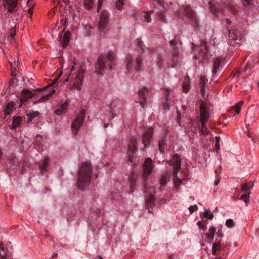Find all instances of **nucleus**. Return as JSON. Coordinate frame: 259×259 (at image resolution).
Masks as SVG:
<instances>
[{"instance_id":"43","label":"nucleus","mask_w":259,"mask_h":259,"mask_svg":"<svg viewBox=\"0 0 259 259\" xmlns=\"http://www.w3.org/2000/svg\"><path fill=\"white\" fill-rule=\"evenodd\" d=\"M167 179V174L164 175L161 177L160 180V189L162 187L164 186L166 184Z\"/></svg>"},{"instance_id":"52","label":"nucleus","mask_w":259,"mask_h":259,"mask_svg":"<svg viewBox=\"0 0 259 259\" xmlns=\"http://www.w3.org/2000/svg\"><path fill=\"white\" fill-rule=\"evenodd\" d=\"M103 0H98V6H97V10L99 11L100 8L102 6Z\"/></svg>"},{"instance_id":"14","label":"nucleus","mask_w":259,"mask_h":259,"mask_svg":"<svg viewBox=\"0 0 259 259\" xmlns=\"http://www.w3.org/2000/svg\"><path fill=\"white\" fill-rule=\"evenodd\" d=\"M95 68L97 71L101 74V71H104L105 68L104 57L100 55L98 57L97 61L95 63Z\"/></svg>"},{"instance_id":"64","label":"nucleus","mask_w":259,"mask_h":259,"mask_svg":"<svg viewBox=\"0 0 259 259\" xmlns=\"http://www.w3.org/2000/svg\"><path fill=\"white\" fill-rule=\"evenodd\" d=\"M215 148L217 150H219L220 149V144L219 143H215Z\"/></svg>"},{"instance_id":"10","label":"nucleus","mask_w":259,"mask_h":259,"mask_svg":"<svg viewBox=\"0 0 259 259\" xmlns=\"http://www.w3.org/2000/svg\"><path fill=\"white\" fill-rule=\"evenodd\" d=\"M108 12L106 11L102 12L100 14L98 29L100 32H105L108 30Z\"/></svg>"},{"instance_id":"42","label":"nucleus","mask_w":259,"mask_h":259,"mask_svg":"<svg viewBox=\"0 0 259 259\" xmlns=\"http://www.w3.org/2000/svg\"><path fill=\"white\" fill-rule=\"evenodd\" d=\"M115 112V110H112L110 108V111L107 114V117L109 120H111L115 117L116 114Z\"/></svg>"},{"instance_id":"51","label":"nucleus","mask_w":259,"mask_h":259,"mask_svg":"<svg viewBox=\"0 0 259 259\" xmlns=\"http://www.w3.org/2000/svg\"><path fill=\"white\" fill-rule=\"evenodd\" d=\"M197 224L200 229L204 230L206 228V226L204 224H203L202 222L198 221Z\"/></svg>"},{"instance_id":"9","label":"nucleus","mask_w":259,"mask_h":259,"mask_svg":"<svg viewBox=\"0 0 259 259\" xmlns=\"http://www.w3.org/2000/svg\"><path fill=\"white\" fill-rule=\"evenodd\" d=\"M180 13L189 19L192 25L196 28L198 25V20L193 11L190 7L183 6L180 9Z\"/></svg>"},{"instance_id":"28","label":"nucleus","mask_w":259,"mask_h":259,"mask_svg":"<svg viewBox=\"0 0 259 259\" xmlns=\"http://www.w3.org/2000/svg\"><path fill=\"white\" fill-rule=\"evenodd\" d=\"M69 32L68 31L65 32L61 40L63 48L66 47L68 45V44L69 41Z\"/></svg>"},{"instance_id":"12","label":"nucleus","mask_w":259,"mask_h":259,"mask_svg":"<svg viewBox=\"0 0 259 259\" xmlns=\"http://www.w3.org/2000/svg\"><path fill=\"white\" fill-rule=\"evenodd\" d=\"M135 62H133V60L130 57L127 59L126 69L128 71L131 70L133 67H134L136 71H139L140 70L142 64V59L140 56H138L136 59V66L135 65Z\"/></svg>"},{"instance_id":"19","label":"nucleus","mask_w":259,"mask_h":259,"mask_svg":"<svg viewBox=\"0 0 259 259\" xmlns=\"http://www.w3.org/2000/svg\"><path fill=\"white\" fill-rule=\"evenodd\" d=\"M155 201V197L154 195L151 194L149 195L148 198L146 199V203L147 209L148 210L149 212H151L150 209L152 208V207L154 206Z\"/></svg>"},{"instance_id":"54","label":"nucleus","mask_w":259,"mask_h":259,"mask_svg":"<svg viewBox=\"0 0 259 259\" xmlns=\"http://www.w3.org/2000/svg\"><path fill=\"white\" fill-rule=\"evenodd\" d=\"M180 119H181V114L178 111V116H177V122L179 124V125H181V123L180 122Z\"/></svg>"},{"instance_id":"23","label":"nucleus","mask_w":259,"mask_h":259,"mask_svg":"<svg viewBox=\"0 0 259 259\" xmlns=\"http://www.w3.org/2000/svg\"><path fill=\"white\" fill-rule=\"evenodd\" d=\"M190 78L189 76H187L184 78L183 84H182V88H183V91L187 93L188 92L190 89Z\"/></svg>"},{"instance_id":"60","label":"nucleus","mask_w":259,"mask_h":259,"mask_svg":"<svg viewBox=\"0 0 259 259\" xmlns=\"http://www.w3.org/2000/svg\"><path fill=\"white\" fill-rule=\"evenodd\" d=\"M163 107L165 110L169 109V106L168 105H167L166 103L163 105Z\"/></svg>"},{"instance_id":"31","label":"nucleus","mask_w":259,"mask_h":259,"mask_svg":"<svg viewBox=\"0 0 259 259\" xmlns=\"http://www.w3.org/2000/svg\"><path fill=\"white\" fill-rule=\"evenodd\" d=\"M166 138L163 137L159 141L158 144L159 150L161 153H163L165 147L166 146Z\"/></svg>"},{"instance_id":"47","label":"nucleus","mask_w":259,"mask_h":259,"mask_svg":"<svg viewBox=\"0 0 259 259\" xmlns=\"http://www.w3.org/2000/svg\"><path fill=\"white\" fill-rule=\"evenodd\" d=\"M123 2H124V0H117L116 1V8L119 10H120L122 9V6L123 5Z\"/></svg>"},{"instance_id":"40","label":"nucleus","mask_w":259,"mask_h":259,"mask_svg":"<svg viewBox=\"0 0 259 259\" xmlns=\"http://www.w3.org/2000/svg\"><path fill=\"white\" fill-rule=\"evenodd\" d=\"M209 8L213 15L215 16H218L219 15V10L215 6L213 5L211 3H209Z\"/></svg>"},{"instance_id":"24","label":"nucleus","mask_w":259,"mask_h":259,"mask_svg":"<svg viewBox=\"0 0 259 259\" xmlns=\"http://www.w3.org/2000/svg\"><path fill=\"white\" fill-rule=\"evenodd\" d=\"M207 80H208L206 78L205 76H201L200 77L199 83L200 86V92L204 98L205 93V85Z\"/></svg>"},{"instance_id":"4","label":"nucleus","mask_w":259,"mask_h":259,"mask_svg":"<svg viewBox=\"0 0 259 259\" xmlns=\"http://www.w3.org/2000/svg\"><path fill=\"white\" fill-rule=\"evenodd\" d=\"M163 164H169L173 166L174 175V186L176 188H178L183 181V179L177 178V174L181 168V161L178 154L174 155L172 159L170 160H163Z\"/></svg>"},{"instance_id":"11","label":"nucleus","mask_w":259,"mask_h":259,"mask_svg":"<svg viewBox=\"0 0 259 259\" xmlns=\"http://www.w3.org/2000/svg\"><path fill=\"white\" fill-rule=\"evenodd\" d=\"M150 90L146 88H143L138 92V99L136 101V103H139L142 107L144 108L146 104V98L149 95Z\"/></svg>"},{"instance_id":"7","label":"nucleus","mask_w":259,"mask_h":259,"mask_svg":"<svg viewBox=\"0 0 259 259\" xmlns=\"http://www.w3.org/2000/svg\"><path fill=\"white\" fill-rule=\"evenodd\" d=\"M153 169L152 161L151 158H147L146 159L143 165V174L142 179L143 181V185L144 187V192H147V180L152 172Z\"/></svg>"},{"instance_id":"2","label":"nucleus","mask_w":259,"mask_h":259,"mask_svg":"<svg viewBox=\"0 0 259 259\" xmlns=\"http://www.w3.org/2000/svg\"><path fill=\"white\" fill-rule=\"evenodd\" d=\"M153 9L148 12H144L145 21L149 23L151 21V14L155 13L156 19L162 22L166 21V9L164 6V2L162 0H152Z\"/></svg>"},{"instance_id":"16","label":"nucleus","mask_w":259,"mask_h":259,"mask_svg":"<svg viewBox=\"0 0 259 259\" xmlns=\"http://www.w3.org/2000/svg\"><path fill=\"white\" fill-rule=\"evenodd\" d=\"M18 0H4V5L8 7V10L9 13H12L17 5Z\"/></svg>"},{"instance_id":"1","label":"nucleus","mask_w":259,"mask_h":259,"mask_svg":"<svg viewBox=\"0 0 259 259\" xmlns=\"http://www.w3.org/2000/svg\"><path fill=\"white\" fill-rule=\"evenodd\" d=\"M50 88V86H47L46 88L43 89H37L33 90V92H31L28 90L23 89L21 92L20 100L21 103L22 104L26 102L29 99L33 97H36L38 98L37 100L33 101L34 104L37 103H42L47 100L51 96V95L55 92V91L48 93H45V92L47 91L48 89Z\"/></svg>"},{"instance_id":"41","label":"nucleus","mask_w":259,"mask_h":259,"mask_svg":"<svg viewBox=\"0 0 259 259\" xmlns=\"http://www.w3.org/2000/svg\"><path fill=\"white\" fill-rule=\"evenodd\" d=\"M215 231L216 229L214 227H211L209 230V233L208 235H207V238L211 239H213L214 235L215 234Z\"/></svg>"},{"instance_id":"13","label":"nucleus","mask_w":259,"mask_h":259,"mask_svg":"<svg viewBox=\"0 0 259 259\" xmlns=\"http://www.w3.org/2000/svg\"><path fill=\"white\" fill-rule=\"evenodd\" d=\"M137 140L135 137H132L128 145V158L130 161L133 157L132 154L135 153L137 150Z\"/></svg>"},{"instance_id":"53","label":"nucleus","mask_w":259,"mask_h":259,"mask_svg":"<svg viewBox=\"0 0 259 259\" xmlns=\"http://www.w3.org/2000/svg\"><path fill=\"white\" fill-rule=\"evenodd\" d=\"M200 47L201 48V50L203 49L204 50V51H205V52H204V53L207 52V47L205 43L202 44Z\"/></svg>"},{"instance_id":"50","label":"nucleus","mask_w":259,"mask_h":259,"mask_svg":"<svg viewBox=\"0 0 259 259\" xmlns=\"http://www.w3.org/2000/svg\"><path fill=\"white\" fill-rule=\"evenodd\" d=\"M197 206L196 205L190 206L189 207V210L191 212L195 211L197 210Z\"/></svg>"},{"instance_id":"30","label":"nucleus","mask_w":259,"mask_h":259,"mask_svg":"<svg viewBox=\"0 0 259 259\" xmlns=\"http://www.w3.org/2000/svg\"><path fill=\"white\" fill-rule=\"evenodd\" d=\"M27 5L29 7L28 9L27 16L31 18L33 14V7L34 4L33 3V0H28Z\"/></svg>"},{"instance_id":"6","label":"nucleus","mask_w":259,"mask_h":259,"mask_svg":"<svg viewBox=\"0 0 259 259\" xmlns=\"http://www.w3.org/2000/svg\"><path fill=\"white\" fill-rule=\"evenodd\" d=\"M200 121L201 124V132L203 134H206L207 127L206 123L210 117L209 108L208 105L204 102L202 101L200 104Z\"/></svg>"},{"instance_id":"8","label":"nucleus","mask_w":259,"mask_h":259,"mask_svg":"<svg viewBox=\"0 0 259 259\" xmlns=\"http://www.w3.org/2000/svg\"><path fill=\"white\" fill-rule=\"evenodd\" d=\"M85 116V110L81 109L71 124L72 132L74 135H77L78 129L83 124Z\"/></svg>"},{"instance_id":"49","label":"nucleus","mask_w":259,"mask_h":259,"mask_svg":"<svg viewBox=\"0 0 259 259\" xmlns=\"http://www.w3.org/2000/svg\"><path fill=\"white\" fill-rule=\"evenodd\" d=\"M169 44L171 46H177L181 45L180 41L177 40H171L169 41Z\"/></svg>"},{"instance_id":"36","label":"nucleus","mask_w":259,"mask_h":259,"mask_svg":"<svg viewBox=\"0 0 259 259\" xmlns=\"http://www.w3.org/2000/svg\"><path fill=\"white\" fill-rule=\"evenodd\" d=\"M95 0H82L84 6L88 9L92 8L95 3Z\"/></svg>"},{"instance_id":"26","label":"nucleus","mask_w":259,"mask_h":259,"mask_svg":"<svg viewBox=\"0 0 259 259\" xmlns=\"http://www.w3.org/2000/svg\"><path fill=\"white\" fill-rule=\"evenodd\" d=\"M136 45L138 49V50L141 53H144L145 52V50L146 48L145 47V45L143 41L141 38H138L135 41Z\"/></svg>"},{"instance_id":"21","label":"nucleus","mask_w":259,"mask_h":259,"mask_svg":"<svg viewBox=\"0 0 259 259\" xmlns=\"http://www.w3.org/2000/svg\"><path fill=\"white\" fill-rule=\"evenodd\" d=\"M170 60L171 62V67L172 68L176 67L180 61L179 53L177 51L174 50L173 51Z\"/></svg>"},{"instance_id":"17","label":"nucleus","mask_w":259,"mask_h":259,"mask_svg":"<svg viewBox=\"0 0 259 259\" xmlns=\"http://www.w3.org/2000/svg\"><path fill=\"white\" fill-rule=\"evenodd\" d=\"M153 135V128L152 127L149 128L143 135V143L145 146L148 145L152 138Z\"/></svg>"},{"instance_id":"61","label":"nucleus","mask_w":259,"mask_h":259,"mask_svg":"<svg viewBox=\"0 0 259 259\" xmlns=\"http://www.w3.org/2000/svg\"><path fill=\"white\" fill-rule=\"evenodd\" d=\"M10 63L11 64V67H14V69H15L16 68L15 67V65H16V62L15 61H14L13 63H12V62H10Z\"/></svg>"},{"instance_id":"37","label":"nucleus","mask_w":259,"mask_h":259,"mask_svg":"<svg viewBox=\"0 0 259 259\" xmlns=\"http://www.w3.org/2000/svg\"><path fill=\"white\" fill-rule=\"evenodd\" d=\"M258 60L257 59H253L248 61L246 65L245 70L251 69L253 67L255 64L258 63Z\"/></svg>"},{"instance_id":"39","label":"nucleus","mask_w":259,"mask_h":259,"mask_svg":"<svg viewBox=\"0 0 259 259\" xmlns=\"http://www.w3.org/2000/svg\"><path fill=\"white\" fill-rule=\"evenodd\" d=\"M250 192H248L247 193L244 194L241 196L240 199L243 201L246 205L249 201V198L250 196Z\"/></svg>"},{"instance_id":"55","label":"nucleus","mask_w":259,"mask_h":259,"mask_svg":"<svg viewBox=\"0 0 259 259\" xmlns=\"http://www.w3.org/2000/svg\"><path fill=\"white\" fill-rule=\"evenodd\" d=\"M155 189L154 187H150L149 195H150L151 194L154 195V194L155 193Z\"/></svg>"},{"instance_id":"32","label":"nucleus","mask_w":259,"mask_h":259,"mask_svg":"<svg viewBox=\"0 0 259 259\" xmlns=\"http://www.w3.org/2000/svg\"><path fill=\"white\" fill-rule=\"evenodd\" d=\"M137 180V176L133 175L129 178L130 186L131 189V193H133L134 191L135 183Z\"/></svg>"},{"instance_id":"35","label":"nucleus","mask_w":259,"mask_h":259,"mask_svg":"<svg viewBox=\"0 0 259 259\" xmlns=\"http://www.w3.org/2000/svg\"><path fill=\"white\" fill-rule=\"evenodd\" d=\"M221 64V60L219 58H217L214 62L213 65V68L212 72L213 74H215L217 72V70L219 68Z\"/></svg>"},{"instance_id":"33","label":"nucleus","mask_w":259,"mask_h":259,"mask_svg":"<svg viewBox=\"0 0 259 259\" xmlns=\"http://www.w3.org/2000/svg\"><path fill=\"white\" fill-rule=\"evenodd\" d=\"M221 249V245L220 242H215L212 244V254L213 255H218V252Z\"/></svg>"},{"instance_id":"5","label":"nucleus","mask_w":259,"mask_h":259,"mask_svg":"<svg viewBox=\"0 0 259 259\" xmlns=\"http://www.w3.org/2000/svg\"><path fill=\"white\" fill-rule=\"evenodd\" d=\"M84 72V70L80 68L75 74L71 75V80L69 87L70 90H74L79 91L81 90Z\"/></svg>"},{"instance_id":"27","label":"nucleus","mask_w":259,"mask_h":259,"mask_svg":"<svg viewBox=\"0 0 259 259\" xmlns=\"http://www.w3.org/2000/svg\"><path fill=\"white\" fill-rule=\"evenodd\" d=\"M8 250L5 248L3 243L0 242V258L6 259L8 256Z\"/></svg>"},{"instance_id":"25","label":"nucleus","mask_w":259,"mask_h":259,"mask_svg":"<svg viewBox=\"0 0 259 259\" xmlns=\"http://www.w3.org/2000/svg\"><path fill=\"white\" fill-rule=\"evenodd\" d=\"M15 106V103L13 101L10 102L8 103L6 107L4 110L5 118L8 115H10L13 111Z\"/></svg>"},{"instance_id":"15","label":"nucleus","mask_w":259,"mask_h":259,"mask_svg":"<svg viewBox=\"0 0 259 259\" xmlns=\"http://www.w3.org/2000/svg\"><path fill=\"white\" fill-rule=\"evenodd\" d=\"M110 108L116 112L123 109V105L121 101L117 99H115L112 101L110 105Z\"/></svg>"},{"instance_id":"3","label":"nucleus","mask_w":259,"mask_h":259,"mask_svg":"<svg viewBox=\"0 0 259 259\" xmlns=\"http://www.w3.org/2000/svg\"><path fill=\"white\" fill-rule=\"evenodd\" d=\"M92 175V167L90 162L85 161L81 164L78 171L77 186L80 189H83L84 186L90 183Z\"/></svg>"},{"instance_id":"59","label":"nucleus","mask_w":259,"mask_h":259,"mask_svg":"<svg viewBox=\"0 0 259 259\" xmlns=\"http://www.w3.org/2000/svg\"><path fill=\"white\" fill-rule=\"evenodd\" d=\"M220 179L219 178H218L214 181V185L217 186L220 182Z\"/></svg>"},{"instance_id":"44","label":"nucleus","mask_w":259,"mask_h":259,"mask_svg":"<svg viewBox=\"0 0 259 259\" xmlns=\"http://www.w3.org/2000/svg\"><path fill=\"white\" fill-rule=\"evenodd\" d=\"M254 186V184L252 181H249L243 185H242V190L244 191L245 189V187L246 186L248 187V188L250 190L252 188H253Z\"/></svg>"},{"instance_id":"56","label":"nucleus","mask_w":259,"mask_h":259,"mask_svg":"<svg viewBox=\"0 0 259 259\" xmlns=\"http://www.w3.org/2000/svg\"><path fill=\"white\" fill-rule=\"evenodd\" d=\"M245 189H246V190H245L244 191H243V190H242V188H241V192H244V193H247L248 192H250V190L249 189V188H248V187L246 186V187H245Z\"/></svg>"},{"instance_id":"22","label":"nucleus","mask_w":259,"mask_h":259,"mask_svg":"<svg viewBox=\"0 0 259 259\" xmlns=\"http://www.w3.org/2000/svg\"><path fill=\"white\" fill-rule=\"evenodd\" d=\"M68 104L65 102L62 104L55 111V112L57 115H61L65 113L67 111Z\"/></svg>"},{"instance_id":"34","label":"nucleus","mask_w":259,"mask_h":259,"mask_svg":"<svg viewBox=\"0 0 259 259\" xmlns=\"http://www.w3.org/2000/svg\"><path fill=\"white\" fill-rule=\"evenodd\" d=\"M39 114V112L37 111H32V112L27 113L26 114L27 121L28 122L31 121L34 118L38 116Z\"/></svg>"},{"instance_id":"45","label":"nucleus","mask_w":259,"mask_h":259,"mask_svg":"<svg viewBox=\"0 0 259 259\" xmlns=\"http://www.w3.org/2000/svg\"><path fill=\"white\" fill-rule=\"evenodd\" d=\"M204 218L211 220L213 217V214L209 210H205L203 213Z\"/></svg>"},{"instance_id":"18","label":"nucleus","mask_w":259,"mask_h":259,"mask_svg":"<svg viewBox=\"0 0 259 259\" xmlns=\"http://www.w3.org/2000/svg\"><path fill=\"white\" fill-rule=\"evenodd\" d=\"M49 165V159L48 157H45L39 164V170L42 175L47 171V168Z\"/></svg>"},{"instance_id":"46","label":"nucleus","mask_w":259,"mask_h":259,"mask_svg":"<svg viewBox=\"0 0 259 259\" xmlns=\"http://www.w3.org/2000/svg\"><path fill=\"white\" fill-rule=\"evenodd\" d=\"M243 101H240L239 103L236 104L235 106H234V109L235 110V111L238 113L239 114L240 109L241 108L242 105H243Z\"/></svg>"},{"instance_id":"38","label":"nucleus","mask_w":259,"mask_h":259,"mask_svg":"<svg viewBox=\"0 0 259 259\" xmlns=\"http://www.w3.org/2000/svg\"><path fill=\"white\" fill-rule=\"evenodd\" d=\"M107 58L111 62H113L115 60V54L111 51H108L107 53Z\"/></svg>"},{"instance_id":"29","label":"nucleus","mask_w":259,"mask_h":259,"mask_svg":"<svg viewBox=\"0 0 259 259\" xmlns=\"http://www.w3.org/2000/svg\"><path fill=\"white\" fill-rule=\"evenodd\" d=\"M22 122V118L20 116H15L13 117L12 121V128H16L19 126Z\"/></svg>"},{"instance_id":"48","label":"nucleus","mask_w":259,"mask_h":259,"mask_svg":"<svg viewBox=\"0 0 259 259\" xmlns=\"http://www.w3.org/2000/svg\"><path fill=\"white\" fill-rule=\"evenodd\" d=\"M226 225L228 228H233L234 226V223L232 220L228 219L226 221Z\"/></svg>"},{"instance_id":"57","label":"nucleus","mask_w":259,"mask_h":259,"mask_svg":"<svg viewBox=\"0 0 259 259\" xmlns=\"http://www.w3.org/2000/svg\"><path fill=\"white\" fill-rule=\"evenodd\" d=\"M230 12L232 13H235L236 10L234 7H230Z\"/></svg>"},{"instance_id":"58","label":"nucleus","mask_w":259,"mask_h":259,"mask_svg":"<svg viewBox=\"0 0 259 259\" xmlns=\"http://www.w3.org/2000/svg\"><path fill=\"white\" fill-rule=\"evenodd\" d=\"M243 5L244 6H248L249 4V0H244Z\"/></svg>"},{"instance_id":"62","label":"nucleus","mask_w":259,"mask_h":259,"mask_svg":"<svg viewBox=\"0 0 259 259\" xmlns=\"http://www.w3.org/2000/svg\"><path fill=\"white\" fill-rule=\"evenodd\" d=\"M85 29L86 30H88V29L89 30V29H92V27H91V26L90 25H89H89H85Z\"/></svg>"},{"instance_id":"20","label":"nucleus","mask_w":259,"mask_h":259,"mask_svg":"<svg viewBox=\"0 0 259 259\" xmlns=\"http://www.w3.org/2000/svg\"><path fill=\"white\" fill-rule=\"evenodd\" d=\"M229 38L233 40L241 39V35L240 32L235 29L229 30Z\"/></svg>"},{"instance_id":"63","label":"nucleus","mask_w":259,"mask_h":259,"mask_svg":"<svg viewBox=\"0 0 259 259\" xmlns=\"http://www.w3.org/2000/svg\"><path fill=\"white\" fill-rule=\"evenodd\" d=\"M225 21H226V23L228 25L230 24L231 23V21L228 18H226L225 19Z\"/></svg>"}]
</instances>
